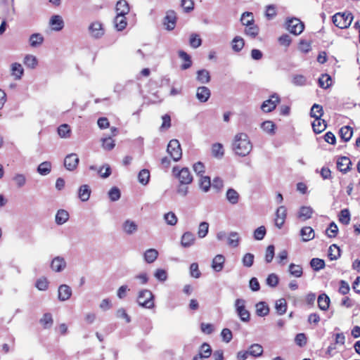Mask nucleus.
Listing matches in <instances>:
<instances>
[{
    "label": "nucleus",
    "instance_id": "f257e3e1",
    "mask_svg": "<svg viewBox=\"0 0 360 360\" xmlns=\"http://www.w3.org/2000/svg\"><path fill=\"white\" fill-rule=\"evenodd\" d=\"M252 148V143L246 134L239 133L235 136L233 149L237 155L244 157L250 153Z\"/></svg>",
    "mask_w": 360,
    "mask_h": 360
},
{
    "label": "nucleus",
    "instance_id": "f03ea898",
    "mask_svg": "<svg viewBox=\"0 0 360 360\" xmlns=\"http://www.w3.org/2000/svg\"><path fill=\"white\" fill-rule=\"evenodd\" d=\"M352 20L353 15L351 13H338L332 18L333 24L340 29L347 28Z\"/></svg>",
    "mask_w": 360,
    "mask_h": 360
},
{
    "label": "nucleus",
    "instance_id": "7ed1b4c3",
    "mask_svg": "<svg viewBox=\"0 0 360 360\" xmlns=\"http://www.w3.org/2000/svg\"><path fill=\"white\" fill-rule=\"evenodd\" d=\"M153 295L149 290H142L139 292L137 302L142 307L152 309L154 307Z\"/></svg>",
    "mask_w": 360,
    "mask_h": 360
},
{
    "label": "nucleus",
    "instance_id": "20e7f679",
    "mask_svg": "<svg viewBox=\"0 0 360 360\" xmlns=\"http://www.w3.org/2000/svg\"><path fill=\"white\" fill-rule=\"evenodd\" d=\"M245 300L243 299H236L234 303L236 312L241 321L248 322L250 319V314L245 308Z\"/></svg>",
    "mask_w": 360,
    "mask_h": 360
},
{
    "label": "nucleus",
    "instance_id": "39448f33",
    "mask_svg": "<svg viewBox=\"0 0 360 360\" xmlns=\"http://www.w3.org/2000/svg\"><path fill=\"white\" fill-rule=\"evenodd\" d=\"M167 151L174 162L179 161L182 157V150L177 139H172L169 142Z\"/></svg>",
    "mask_w": 360,
    "mask_h": 360
},
{
    "label": "nucleus",
    "instance_id": "423d86ee",
    "mask_svg": "<svg viewBox=\"0 0 360 360\" xmlns=\"http://www.w3.org/2000/svg\"><path fill=\"white\" fill-rule=\"evenodd\" d=\"M287 30L295 35L300 34L304 29V24L298 18H292L286 21Z\"/></svg>",
    "mask_w": 360,
    "mask_h": 360
},
{
    "label": "nucleus",
    "instance_id": "0eeeda50",
    "mask_svg": "<svg viewBox=\"0 0 360 360\" xmlns=\"http://www.w3.org/2000/svg\"><path fill=\"white\" fill-rule=\"evenodd\" d=\"M173 172L176 174L178 179L181 184H189L193 181V176L187 167H184L181 170H178L177 167L173 168Z\"/></svg>",
    "mask_w": 360,
    "mask_h": 360
},
{
    "label": "nucleus",
    "instance_id": "6e6552de",
    "mask_svg": "<svg viewBox=\"0 0 360 360\" xmlns=\"http://www.w3.org/2000/svg\"><path fill=\"white\" fill-rule=\"evenodd\" d=\"M310 115L311 117H314V120L311 123L313 131L316 134H320L327 127L326 121L321 118L323 114H319V115H316V114Z\"/></svg>",
    "mask_w": 360,
    "mask_h": 360
},
{
    "label": "nucleus",
    "instance_id": "1a4fd4ad",
    "mask_svg": "<svg viewBox=\"0 0 360 360\" xmlns=\"http://www.w3.org/2000/svg\"><path fill=\"white\" fill-rule=\"evenodd\" d=\"M279 102V96L277 94H273L269 99L263 102L261 109L263 112H271L276 108Z\"/></svg>",
    "mask_w": 360,
    "mask_h": 360
},
{
    "label": "nucleus",
    "instance_id": "9d476101",
    "mask_svg": "<svg viewBox=\"0 0 360 360\" xmlns=\"http://www.w3.org/2000/svg\"><path fill=\"white\" fill-rule=\"evenodd\" d=\"M163 23L167 30L170 31L174 29L176 23V14L174 11H167Z\"/></svg>",
    "mask_w": 360,
    "mask_h": 360
},
{
    "label": "nucleus",
    "instance_id": "9b49d317",
    "mask_svg": "<svg viewBox=\"0 0 360 360\" xmlns=\"http://www.w3.org/2000/svg\"><path fill=\"white\" fill-rule=\"evenodd\" d=\"M79 159L75 153L68 155L64 160V166L69 171L75 169L79 164Z\"/></svg>",
    "mask_w": 360,
    "mask_h": 360
},
{
    "label": "nucleus",
    "instance_id": "f8f14e48",
    "mask_svg": "<svg viewBox=\"0 0 360 360\" xmlns=\"http://www.w3.org/2000/svg\"><path fill=\"white\" fill-rule=\"evenodd\" d=\"M91 36L94 38H100L104 34L103 25L98 21L92 22L89 27Z\"/></svg>",
    "mask_w": 360,
    "mask_h": 360
},
{
    "label": "nucleus",
    "instance_id": "ddd939ff",
    "mask_svg": "<svg viewBox=\"0 0 360 360\" xmlns=\"http://www.w3.org/2000/svg\"><path fill=\"white\" fill-rule=\"evenodd\" d=\"M66 267V262L63 257L57 256L53 259L51 268L56 272H60Z\"/></svg>",
    "mask_w": 360,
    "mask_h": 360
},
{
    "label": "nucleus",
    "instance_id": "4468645a",
    "mask_svg": "<svg viewBox=\"0 0 360 360\" xmlns=\"http://www.w3.org/2000/svg\"><path fill=\"white\" fill-rule=\"evenodd\" d=\"M286 217V208L284 206L279 207L276 212L275 224L281 229L283 225Z\"/></svg>",
    "mask_w": 360,
    "mask_h": 360
},
{
    "label": "nucleus",
    "instance_id": "2eb2a0df",
    "mask_svg": "<svg viewBox=\"0 0 360 360\" xmlns=\"http://www.w3.org/2000/svg\"><path fill=\"white\" fill-rule=\"evenodd\" d=\"M352 165L351 160L349 158L343 156L340 157L337 160V167L342 173H347L350 169Z\"/></svg>",
    "mask_w": 360,
    "mask_h": 360
},
{
    "label": "nucleus",
    "instance_id": "dca6fc26",
    "mask_svg": "<svg viewBox=\"0 0 360 360\" xmlns=\"http://www.w3.org/2000/svg\"><path fill=\"white\" fill-rule=\"evenodd\" d=\"M195 242V236L193 233L190 231L185 232L181 236V245L184 248H190L191 246L194 245Z\"/></svg>",
    "mask_w": 360,
    "mask_h": 360
},
{
    "label": "nucleus",
    "instance_id": "f3484780",
    "mask_svg": "<svg viewBox=\"0 0 360 360\" xmlns=\"http://www.w3.org/2000/svg\"><path fill=\"white\" fill-rule=\"evenodd\" d=\"M72 295V290L70 286L65 284L60 285L58 288V300L60 301H66Z\"/></svg>",
    "mask_w": 360,
    "mask_h": 360
},
{
    "label": "nucleus",
    "instance_id": "a211bd4d",
    "mask_svg": "<svg viewBox=\"0 0 360 360\" xmlns=\"http://www.w3.org/2000/svg\"><path fill=\"white\" fill-rule=\"evenodd\" d=\"M123 231L128 234L132 235L138 230V225L136 223L131 219H127L122 224Z\"/></svg>",
    "mask_w": 360,
    "mask_h": 360
},
{
    "label": "nucleus",
    "instance_id": "6ab92c4d",
    "mask_svg": "<svg viewBox=\"0 0 360 360\" xmlns=\"http://www.w3.org/2000/svg\"><path fill=\"white\" fill-rule=\"evenodd\" d=\"M210 90L205 86H199L196 91V97L200 102H205L210 96Z\"/></svg>",
    "mask_w": 360,
    "mask_h": 360
},
{
    "label": "nucleus",
    "instance_id": "aec40b11",
    "mask_svg": "<svg viewBox=\"0 0 360 360\" xmlns=\"http://www.w3.org/2000/svg\"><path fill=\"white\" fill-rule=\"evenodd\" d=\"M196 80L200 84H208L211 80L210 72L205 69L198 70L196 72Z\"/></svg>",
    "mask_w": 360,
    "mask_h": 360
},
{
    "label": "nucleus",
    "instance_id": "412c9836",
    "mask_svg": "<svg viewBox=\"0 0 360 360\" xmlns=\"http://www.w3.org/2000/svg\"><path fill=\"white\" fill-rule=\"evenodd\" d=\"M91 190L86 184L82 185L78 190V198L82 201H87L91 195Z\"/></svg>",
    "mask_w": 360,
    "mask_h": 360
},
{
    "label": "nucleus",
    "instance_id": "4be33fe9",
    "mask_svg": "<svg viewBox=\"0 0 360 360\" xmlns=\"http://www.w3.org/2000/svg\"><path fill=\"white\" fill-rule=\"evenodd\" d=\"M50 25L52 26V29L55 31H60L64 27V22L60 15H53L49 22Z\"/></svg>",
    "mask_w": 360,
    "mask_h": 360
},
{
    "label": "nucleus",
    "instance_id": "5701e85b",
    "mask_svg": "<svg viewBox=\"0 0 360 360\" xmlns=\"http://www.w3.org/2000/svg\"><path fill=\"white\" fill-rule=\"evenodd\" d=\"M225 257L222 255H217L212 259V267L217 272L221 271L224 268Z\"/></svg>",
    "mask_w": 360,
    "mask_h": 360
},
{
    "label": "nucleus",
    "instance_id": "b1692460",
    "mask_svg": "<svg viewBox=\"0 0 360 360\" xmlns=\"http://www.w3.org/2000/svg\"><path fill=\"white\" fill-rule=\"evenodd\" d=\"M114 25L117 31H122L127 25L125 15H117L114 19Z\"/></svg>",
    "mask_w": 360,
    "mask_h": 360
},
{
    "label": "nucleus",
    "instance_id": "393cba45",
    "mask_svg": "<svg viewBox=\"0 0 360 360\" xmlns=\"http://www.w3.org/2000/svg\"><path fill=\"white\" fill-rule=\"evenodd\" d=\"M115 9L117 15H127L130 11L129 4L126 0L118 1Z\"/></svg>",
    "mask_w": 360,
    "mask_h": 360
},
{
    "label": "nucleus",
    "instance_id": "a878e982",
    "mask_svg": "<svg viewBox=\"0 0 360 360\" xmlns=\"http://www.w3.org/2000/svg\"><path fill=\"white\" fill-rule=\"evenodd\" d=\"M300 236L304 242H308L312 240L315 235L313 229L310 226H304L300 230Z\"/></svg>",
    "mask_w": 360,
    "mask_h": 360
},
{
    "label": "nucleus",
    "instance_id": "bb28decb",
    "mask_svg": "<svg viewBox=\"0 0 360 360\" xmlns=\"http://www.w3.org/2000/svg\"><path fill=\"white\" fill-rule=\"evenodd\" d=\"M11 75L15 79H20L24 73V70L21 64L14 63L11 65Z\"/></svg>",
    "mask_w": 360,
    "mask_h": 360
},
{
    "label": "nucleus",
    "instance_id": "cd10ccee",
    "mask_svg": "<svg viewBox=\"0 0 360 360\" xmlns=\"http://www.w3.org/2000/svg\"><path fill=\"white\" fill-rule=\"evenodd\" d=\"M69 213L68 211L63 210V209H60L59 210L56 214V218H55V221H56V223L58 224V225H62L63 224H65L68 219H69Z\"/></svg>",
    "mask_w": 360,
    "mask_h": 360
},
{
    "label": "nucleus",
    "instance_id": "c85d7f7f",
    "mask_svg": "<svg viewBox=\"0 0 360 360\" xmlns=\"http://www.w3.org/2000/svg\"><path fill=\"white\" fill-rule=\"evenodd\" d=\"M240 237L239 233L236 231H231L227 238V244L232 248H236L239 245Z\"/></svg>",
    "mask_w": 360,
    "mask_h": 360
},
{
    "label": "nucleus",
    "instance_id": "c756f323",
    "mask_svg": "<svg viewBox=\"0 0 360 360\" xmlns=\"http://www.w3.org/2000/svg\"><path fill=\"white\" fill-rule=\"evenodd\" d=\"M158 257V252L153 248L147 250L143 254L144 260L148 264L154 262L157 259Z\"/></svg>",
    "mask_w": 360,
    "mask_h": 360
},
{
    "label": "nucleus",
    "instance_id": "7c9ffc66",
    "mask_svg": "<svg viewBox=\"0 0 360 360\" xmlns=\"http://www.w3.org/2000/svg\"><path fill=\"white\" fill-rule=\"evenodd\" d=\"M263 351V347L259 344H252L248 349L249 354L255 358L261 356Z\"/></svg>",
    "mask_w": 360,
    "mask_h": 360
},
{
    "label": "nucleus",
    "instance_id": "2f4dec72",
    "mask_svg": "<svg viewBox=\"0 0 360 360\" xmlns=\"http://www.w3.org/2000/svg\"><path fill=\"white\" fill-rule=\"evenodd\" d=\"M226 198L231 204L236 205L239 201L240 195L235 189L229 188L226 193Z\"/></svg>",
    "mask_w": 360,
    "mask_h": 360
},
{
    "label": "nucleus",
    "instance_id": "473e14b6",
    "mask_svg": "<svg viewBox=\"0 0 360 360\" xmlns=\"http://www.w3.org/2000/svg\"><path fill=\"white\" fill-rule=\"evenodd\" d=\"M340 138L345 142L350 140L353 134V129L349 126H344L340 128Z\"/></svg>",
    "mask_w": 360,
    "mask_h": 360
},
{
    "label": "nucleus",
    "instance_id": "72a5a7b5",
    "mask_svg": "<svg viewBox=\"0 0 360 360\" xmlns=\"http://www.w3.org/2000/svg\"><path fill=\"white\" fill-rule=\"evenodd\" d=\"M37 171L42 176L48 175L51 171V163L49 161L41 162L37 167Z\"/></svg>",
    "mask_w": 360,
    "mask_h": 360
},
{
    "label": "nucleus",
    "instance_id": "f704fd0d",
    "mask_svg": "<svg viewBox=\"0 0 360 360\" xmlns=\"http://www.w3.org/2000/svg\"><path fill=\"white\" fill-rule=\"evenodd\" d=\"M318 306L320 309L326 311L329 307L330 299L326 294H321L318 297Z\"/></svg>",
    "mask_w": 360,
    "mask_h": 360
},
{
    "label": "nucleus",
    "instance_id": "c9c22d12",
    "mask_svg": "<svg viewBox=\"0 0 360 360\" xmlns=\"http://www.w3.org/2000/svg\"><path fill=\"white\" fill-rule=\"evenodd\" d=\"M212 155L216 158H222L224 155L223 145L219 143H214L212 146Z\"/></svg>",
    "mask_w": 360,
    "mask_h": 360
},
{
    "label": "nucleus",
    "instance_id": "e433bc0d",
    "mask_svg": "<svg viewBox=\"0 0 360 360\" xmlns=\"http://www.w3.org/2000/svg\"><path fill=\"white\" fill-rule=\"evenodd\" d=\"M39 323L44 328L48 329L51 328L53 323V319L51 313H45L42 318L39 320Z\"/></svg>",
    "mask_w": 360,
    "mask_h": 360
},
{
    "label": "nucleus",
    "instance_id": "4c0bfd02",
    "mask_svg": "<svg viewBox=\"0 0 360 360\" xmlns=\"http://www.w3.org/2000/svg\"><path fill=\"white\" fill-rule=\"evenodd\" d=\"M245 42L242 37L237 36L235 37L231 41L232 49L235 52L240 51L244 47Z\"/></svg>",
    "mask_w": 360,
    "mask_h": 360
},
{
    "label": "nucleus",
    "instance_id": "58836bf2",
    "mask_svg": "<svg viewBox=\"0 0 360 360\" xmlns=\"http://www.w3.org/2000/svg\"><path fill=\"white\" fill-rule=\"evenodd\" d=\"M44 41L43 36L39 33L32 34L29 39L30 44L32 47H37Z\"/></svg>",
    "mask_w": 360,
    "mask_h": 360
},
{
    "label": "nucleus",
    "instance_id": "ea45409f",
    "mask_svg": "<svg viewBox=\"0 0 360 360\" xmlns=\"http://www.w3.org/2000/svg\"><path fill=\"white\" fill-rule=\"evenodd\" d=\"M269 312V308L264 302H260L256 304V314L259 316H265Z\"/></svg>",
    "mask_w": 360,
    "mask_h": 360
},
{
    "label": "nucleus",
    "instance_id": "a19ab883",
    "mask_svg": "<svg viewBox=\"0 0 360 360\" xmlns=\"http://www.w3.org/2000/svg\"><path fill=\"white\" fill-rule=\"evenodd\" d=\"M179 56L185 61V63L181 66V70H187L191 67L192 61L190 56L187 53L184 51H179Z\"/></svg>",
    "mask_w": 360,
    "mask_h": 360
},
{
    "label": "nucleus",
    "instance_id": "79ce46f5",
    "mask_svg": "<svg viewBox=\"0 0 360 360\" xmlns=\"http://www.w3.org/2000/svg\"><path fill=\"white\" fill-rule=\"evenodd\" d=\"M340 257V249L335 244H333L328 249V257L330 260H336Z\"/></svg>",
    "mask_w": 360,
    "mask_h": 360
},
{
    "label": "nucleus",
    "instance_id": "37998d69",
    "mask_svg": "<svg viewBox=\"0 0 360 360\" xmlns=\"http://www.w3.org/2000/svg\"><path fill=\"white\" fill-rule=\"evenodd\" d=\"M58 134L60 137L63 139H67L70 136L71 134V130L70 127L67 124H61L58 128Z\"/></svg>",
    "mask_w": 360,
    "mask_h": 360
},
{
    "label": "nucleus",
    "instance_id": "c03bdc74",
    "mask_svg": "<svg viewBox=\"0 0 360 360\" xmlns=\"http://www.w3.org/2000/svg\"><path fill=\"white\" fill-rule=\"evenodd\" d=\"M288 271L290 275L296 278L301 277L303 274L302 267L300 265L295 264L293 263L289 265Z\"/></svg>",
    "mask_w": 360,
    "mask_h": 360
},
{
    "label": "nucleus",
    "instance_id": "a18cd8bd",
    "mask_svg": "<svg viewBox=\"0 0 360 360\" xmlns=\"http://www.w3.org/2000/svg\"><path fill=\"white\" fill-rule=\"evenodd\" d=\"M241 23L246 26L251 25L254 23V16L253 13L251 12H245L242 14V16L240 18Z\"/></svg>",
    "mask_w": 360,
    "mask_h": 360
},
{
    "label": "nucleus",
    "instance_id": "49530a36",
    "mask_svg": "<svg viewBox=\"0 0 360 360\" xmlns=\"http://www.w3.org/2000/svg\"><path fill=\"white\" fill-rule=\"evenodd\" d=\"M101 141L104 150H111L115 146V141L110 136L102 138Z\"/></svg>",
    "mask_w": 360,
    "mask_h": 360
},
{
    "label": "nucleus",
    "instance_id": "de8ad7c7",
    "mask_svg": "<svg viewBox=\"0 0 360 360\" xmlns=\"http://www.w3.org/2000/svg\"><path fill=\"white\" fill-rule=\"evenodd\" d=\"M275 308L279 315H283L287 310V302L285 299L281 298L276 302Z\"/></svg>",
    "mask_w": 360,
    "mask_h": 360
},
{
    "label": "nucleus",
    "instance_id": "09e8293b",
    "mask_svg": "<svg viewBox=\"0 0 360 360\" xmlns=\"http://www.w3.org/2000/svg\"><path fill=\"white\" fill-rule=\"evenodd\" d=\"M138 179L140 184L142 185L148 184L150 179V172L148 169H141L138 175Z\"/></svg>",
    "mask_w": 360,
    "mask_h": 360
},
{
    "label": "nucleus",
    "instance_id": "8fccbe9b",
    "mask_svg": "<svg viewBox=\"0 0 360 360\" xmlns=\"http://www.w3.org/2000/svg\"><path fill=\"white\" fill-rule=\"evenodd\" d=\"M259 29L257 25H256L255 23L252 24L251 25L246 26L245 29V33L246 35L255 38L259 34Z\"/></svg>",
    "mask_w": 360,
    "mask_h": 360
},
{
    "label": "nucleus",
    "instance_id": "3c124183",
    "mask_svg": "<svg viewBox=\"0 0 360 360\" xmlns=\"http://www.w3.org/2000/svg\"><path fill=\"white\" fill-rule=\"evenodd\" d=\"M262 129L266 133L273 135L275 134L276 125L271 121L263 122L261 124Z\"/></svg>",
    "mask_w": 360,
    "mask_h": 360
},
{
    "label": "nucleus",
    "instance_id": "603ef678",
    "mask_svg": "<svg viewBox=\"0 0 360 360\" xmlns=\"http://www.w3.org/2000/svg\"><path fill=\"white\" fill-rule=\"evenodd\" d=\"M311 267L314 271H319L325 267V262L323 259L319 258H313L310 261Z\"/></svg>",
    "mask_w": 360,
    "mask_h": 360
},
{
    "label": "nucleus",
    "instance_id": "864d4df0",
    "mask_svg": "<svg viewBox=\"0 0 360 360\" xmlns=\"http://www.w3.org/2000/svg\"><path fill=\"white\" fill-rule=\"evenodd\" d=\"M199 184L203 191L207 192L211 186L210 178L207 176H201Z\"/></svg>",
    "mask_w": 360,
    "mask_h": 360
},
{
    "label": "nucleus",
    "instance_id": "5fc2aeb1",
    "mask_svg": "<svg viewBox=\"0 0 360 360\" xmlns=\"http://www.w3.org/2000/svg\"><path fill=\"white\" fill-rule=\"evenodd\" d=\"M24 64L29 68H34L37 65V58L32 55H27L24 58Z\"/></svg>",
    "mask_w": 360,
    "mask_h": 360
},
{
    "label": "nucleus",
    "instance_id": "6e6d98bb",
    "mask_svg": "<svg viewBox=\"0 0 360 360\" xmlns=\"http://www.w3.org/2000/svg\"><path fill=\"white\" fill-rule=\"evenodd\" d=\"M331 84V78L327 75H322L321 77L319 79V85L320 87L323 89L328 88Z\"/></svg>",
    "mask_w": 360,
    "mask_h": 360
},
{
    "label": "nucleus",
    "instance_id": "4d7b16f0",
    "mask_svg": "<svg viewBox=\"0 0 360 360\" xmlns=\"http://www.w3.org/2000/svg\"><path fill=\"white\" fill-rule=\"evenodd\" d=\"M209 229V224L206 221H202L199 224L198 230V236L200 238H205Z\"/></svg>",
    "mask_w": 360,
    "mask_h": 360
},
{
    "label": "nucleus",
    "instance_id": "13d9d810",
    "mask_svg": "<svg viewBox=\"0 0 360 360\" xmlns=\"http://www.w3.org/2000/svg\"><path fill=\"white\" fill-rule=\"evenodd\" d=\"M13 181L15 182L18 188L23 187L26 184V176L22 174H16L13 177Z\"/></svg>",
    "mask_w": 360,
    "mask_h": 360
},
{
    "label": "nucleus",
    "instance_id": "bf43d9fd",
    "mask_svg": "<svg viewBox=\"0 0 360 360\" xmlns=\"http://www.w3.org/2000/svg\"><path fill=\"white\" fill-rule=\"evenodd\" d=\"M339 221L345 225L349 224L350 213L348 209H344L341 210L339 216Z\"/></svg>",
    "mask_w": 360,
    "mask_h": 360
},
{
    "label": "nucleus",
    "instance_id": "052dcab7",
    "mask_svg": "<svg viewBox=\"0 0 360 360\" xmlns=\"http://www.w3.org/2000/svg\"><path fill=\"white\" fill-rule=\"evenodd\" d=\"M212 354V349L207 343H203L201 345L199 355L202 358H208Z\"/></svg>",
    "mask_w": 360,
    "mask_h": 360
},
{
    "label": "nucleus",
    "instance_id": "680f3d73",
    "mask_svg": "<svg viewBox=\"0 0 360 360\" xmlns=\"http://www.w3.org/2000/svg\"><path fill=\"white\" fill-rule=\"evenodd\" d=\"M313 210L310 207H302L299 212V217L307 219L311 217Z\"/></svg>",
    "mask_w": 360,
    "mask_h": 360
},
{
    "label": "nucleus",
    "instance_id": "e2e57ef3",
    "mask_svg": "<svg viewBox=\"0 0 360 360\" xmlns=\"http://www.w3.org/2000/svg\"><path fill=\"white\" fill-rule=\"evenodd\" d=\"M108 196L111 201H117L120 198L121 193L120 189L114 186L108 191Z\"/></svg>",
    "mask_w": 360,
    "mask_h": 360
},
{
    "label": "nucleus",
    "instance_id": "0e129e2a",
    "mask_svg": "<svg viewBox=\"0 0 360 360\" xmlns=\"http://www.w3.org/2000/svg\"><path fill=\"white\" fill-rule=\"evenodd\" d=\"M255 256L252 253H246L242 259V262L244 266L251 267L254 263Z\"/></svg>",
    "mask_w": 360,
    "mask_h": 360
},
{
    "label": "nucleus",
    "instance_id": "69168bd1",
    "mask_svg": "<svg viewBox=\"0 0 360 360\" xmlns=\"http://www.w3.org/2000/svg\"><path fill=\"white\" fill-rule=\"evenodd\" d=\"M190 46L194 49L199 47L202 44V40L197 34H192L189 39Z\"/></svg>",
    "mask_w": 360,
    "mask_h": 360
},
{
    "label": "nucleus",
    "instance_id": "338daca9",
    "mask_svg": "<svg viewBox=\"0 0 360 360\" xmlns=\"http://www.w3.org/2000/svg\"><path fill=\"white\" fill-rule=\"evenodd\" d=\"M338 232V228L334 222H331L326 230V233L329 238H334Z\"/></svg>",
    "mask_w": 360,
    "mask_h": 360
},
{
    "label": "nucleus",
    "instance_id": "774afa93",
    "mask_svg": "<svg viewBox=\"0 0 360 360\" xmlns=\"http://www.w3.org/2000/svg\"><path fill=\"white\" fill-rule=\"evenodd\" d=\"M164 219L167 224L174 226L177 222V217L172 212H169L164 215Z\"/></svg>",
    "mask_w": 360,
    "mask_h": 360
}]
</instances>
